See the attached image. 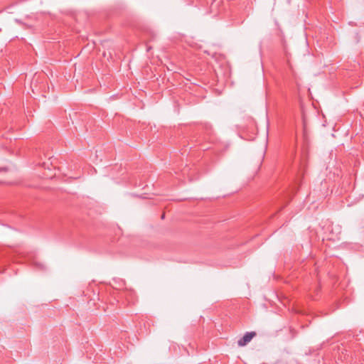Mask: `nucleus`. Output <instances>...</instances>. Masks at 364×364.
Returning a JSON list of instances; mask_svg holds the SVG:
<instances>
[{"instance_id": "obj_1", "label": "nucleus", "mask_w": 364, "mask_h": 364, "mask_svg": "<svg viewBox=\"0 0 364 364\" xmlns=\"http://www.w3.org/2000/svg\"><path fill=\"white\" fill-rule=\"evenodd\" d=\"M256 336L255 332H247L242 338L238 340L237 344L239 346H245Z\"/></svg>"}]
</instances>
